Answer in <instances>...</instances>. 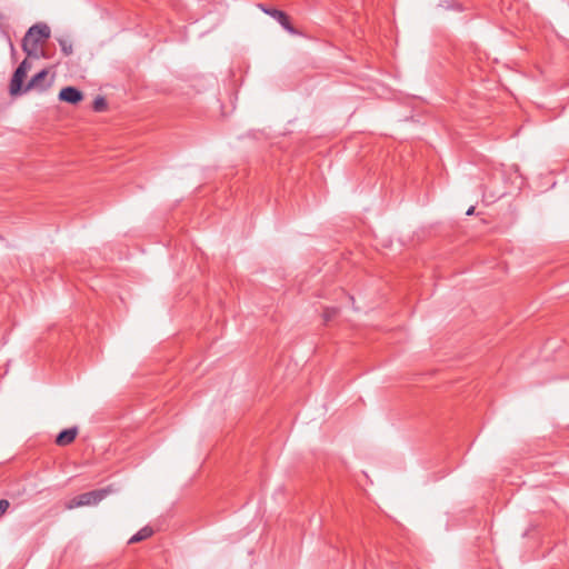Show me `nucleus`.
<instances>
[{"mask_svg":"<svg viewBox=\"0 0 569 569\" xmlns=\"http://www.w3.org/2000/svg\"><path fill=\"white\" fill-rule=\"evenodd\" d=\"M473 212H475V207H470V208L467 210L466 214H467V216H471V214H473Z\"/></svg>","mask_w":569,"mask_h":569,"instance_id":"obj_13","label":"nucleus"},{"mask_svg":"<svg viewBox=\"0 0 569 569\" xmlns=\"http://www.w3.org/2000/svg\"><path fill=\"white\" fill-rule=\"evenodd\" d=\"M337 313V309L336 308H332V309H328L325 313V320L326 321H329L331 318L335 317V315Z\"/></svg>","mask_w":569,"mask_h":569,"instance_id":"obj_12","label":"nucleus"},{"mask_svg":"<svg viewBox=\"0 0 569 569\" xmlns=\"http://www.w3.org/2000/svg\"><path fill=\"white\" fill-rule=\"evenodd\" d=\"M9 507L10 502L7 499H0V518L6 513Z\"/></svg>","mask_w":569,"mask_h":569,"instance_id":"obj_11","label":"nucleus"},{"mask_svg":"<svg viewBox=\"0 0 569 569\" xmlns=\"http://www.w3.org/2000/svg\"><path fill=\"white\" fill-rule=\"evenodd\" d=\"M262 10L268 13L269 16H271L272 18H274L283 29H286L288 32H290L291 34H296L297 31L296 29L292 27V24L290 23V20H289V17L286 12L281 11V10H278V9H266V8H262Z\"/></svg>","mask_w":569,"mask_h":569,"instance_id":"obj_5","label":"nucleus"},{"mask_svg":"<svg viewBox=\"0 0 569 569\" xmlns=\"http://www.w3.org/2000/svg\"><path fill=\"white\" fill-rule=\"evenodd\" d=\"M58 43H59L61 51L63 52L64 56L72 54L73 49H72V42L70 39L63 38V37L59 38Z\"/></svg>","mask_w":569,"mask_h":569,"instance_id":"obj_9","label":"nucleus"},{"mask_svg":"<svg viewBox=\"0 0 569 569\" xmlns=\"http://www.w3.org/2000/svg\"><path fill=\"white\" fill-rule=\"evenodd\" d=\"M152 532L153 531L151 528L144 527V528L140 529L137 533H134L129 539V543H136V542L142 541V540L149 538L152 535Z\"/></svg>","mask_w":569,"mask_h":569,"instance_id":"obj_8","label":"nucleus"},{"mask_svg":"<svg viewBox=\"0 0 569 569\" xmlns=\"http://www.w3.org/2000/svg\"><path fill=\"white\" fill-rule=\"evenodd\" d=\"M29 69L30 63L28 62V60H23L14 70L9 86L11 96H18L23 93V80Z\"/></svg>","mask_w":569,"mask_h":569,"instance_id":"obj_2","label":"nucleus"},{"mask_svg":"<svg viewBox=\"0 0 569 569\" xmlns=\"http://www.w3.org/2000/svg\"><path fill=\"white\" fill-rule=\"evenodd\" d=\"M107 109V101L103 97H97L93 101V110L97 112H102Z\"/></svg>","mask_w":569,"mask_h":569,"instance_id":"obj_10","label":"nucleus"},{"mask_svg":"<svg viewBox=\"0 0 569 569\" xmlns=\"http://www.w3.org/2000/svg\"><path fill=\"white\" fill-rule=\"evenodd\" d=\"M47 70H41L39 71L38 73H36L31 79L30 81L28 82V84L24 87L23 89V93L31 90V89H39L41 91H43L46 89V86H43V81L46 80L47 78Z\"/></svg>","mask_w":569,"mask_h":569,"instance_id":"obj_6","label":"nucleus"},{"mask_svg":"<svg viewBox=\"0 0 569 569\" xmlns=\"http://www.w3.org/2000/svg\"><path fill=\"white\" fill-rule=\"evenodd\" d=\"M107 496L106 489L93 490L79 495L70 507L92 506L99 503Z\"/></svg>","mask_w":569,"mask_h":569,"instance_id":"obj_3","label":"nucleus"},{"mask_svg":"<svg viewBox=\"0 0 569 569\" xmlns=\"http://www.w3.org/2000/svg\"><path fill=\"white\" fill-rule=\"evenodd\" d=\"M49 37L50 28L46 23L33 24L22 40V50L28 57H38V44Z\"/></svg>","mask_w":569,"mask_h":569,"instance_id":"obj_1","label":"nucleus"},{"mask_svg":"<svg viewBox=\"0 0 569 569\" xmlns=\"http://www.w3.org/2000/svg\"><path fill=\"white\" fill-rule=\"evenodd\" d=\"M78 435V429L76 427L63 429L60 431L56 438V442L59 446H67L71 443Z\"/></svg>","mask_w":569,"mask_h":569,"instance_id":"obj_7","label":"nucleus"},{"mask_svg":"<svg viewBox=\"0 0 569 569\" xmlns=\"http://www.w3.org/2000/svg\"><path fill=\"white\" fill-rule=\"evenodd\" d=\"M83 94L76 87H64L59 92V100L68 102L70 104H77L82 101Z\"/></svg>","mask_w":569,"mask_h":569,"instance_id":"obj_4","label":"nucleus"}]
</instances>
